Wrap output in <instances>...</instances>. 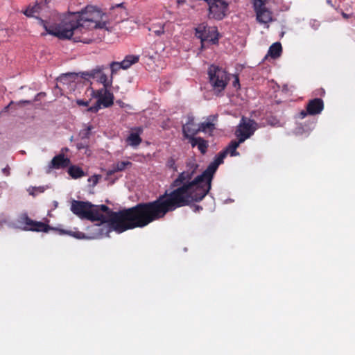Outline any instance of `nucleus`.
I'll return each instance as SVG.
<instances>
[{"label":"nucleus","mask_w":355,"mask_h":355,"mask_svg":"<svg viewBox=\"0 0 355 355\" xmlns=\"http://www.w3.org/2000/svg\"><path fill=\"white\" fill-rule=\"evenodd\" d=\"M148 30L153 32L155 35L160 36L164 33V24H153L148 28Z\"/></svg>","instance_id":"25"},{"label":"nucleus","mask_w":355,"mask_h":355,"mask_svg":"<svg viewBox=\"0 0 355 355\" xmlns=\"http://www.w3.org/2000/svg\"><path fill=\"white\" fill-rule=\"evenodd\" d=\"M139 60V55H126L125 58L121 62H120V63L123 69H127L133 64L138 62Z\"/></svg>","instance_id":"22"},{"label":"nucleus","mask_w":355,"mask_h":355,"mask_svg":"<svg viewBox=\"0 0 355 355\" xmlns=\"http://www.w3.org/2000/svg\"><path fill=\"white\" fill-rule=\"evenodd\" d=\"M208 76L209 83L216 92L223 91L230 80L227 71L223 68L214 64L209 67Z\"/></svg>","instance_id":"5"},{"label":"nucleus","mask_w":355,"mask_h":355,"mask_svg":"<svg viewBox=\"0 0 355 355\" xmlns=\"http://www.w3.org/2000/svg\"><path fill=\"white\" fill-rule=\"evenodd\" d=\"M51 167L54 168H64L70 164V159L65 157L63 154H59L55 156L51 160Z\"/></svg>","instance_id":"16"},{"label":"nucleus","mask_w":355,"mask_h":355,"mask_svg":"<svg viewBox=\"0 0 355 355\" xmlns=\"http://www.w3.org/2000/svg\"><path fill=\"white\" fill-rule=\"evenodd\" d=\"M42 10V6L40 3H36L33 6H29L22 12L28 17H35V14H40Z\"/></svg>","instance_id":"21"},{"label":"nucleus","mask_w":355,"mask_h":355,"mask_svg":"<svg viewBox=\"0 0 355 355\" xmlns=\"http://www.w3.org/2000/svg\"><path fill=\"white\" fill-rule=\"evenodd\" d=\"M307 114H309L307 113V110H306V111L305 110H302L300 112V115H301L302 118H304Z\"/></svg>","instance_id":"35"},{"label":"nucleus","mask_w":355,"mask_h":355,"mask_svg":"<svg viewBox=\"0 0 355 355\" xmlns=\"http://www.w3.org/2000/svg\"><path fill=\"white\" fill-rule=\"evenodd\" d=\"M142 132V128H137V132H131L126 139L128 144L132 147L138 146L142 141L140 134Z\"/></svg>","instance_id":"17"},{"label":"nucleus","mask_w":355,"mask_h":355,"mask_svg":"<svg viewBox=\"0 0 355 355\" xmlns=\"http://www.w3.org/2000/svg\"><path fill=\"white\" fill-rule=\"evenodd\" d=\"M17 227L24 231L48 232L51 227L41 221L32 220L26 213L21 214L17 219Z\"/></svg>","instance_id":"7"},{"label":"nucleus","mask_w":355,"mask_h":355,"mask_svg":"<svg viewBox=\"0 0 355 355\" xmlns=\"http://www.w3.org/2000/svg\"><path fill=\"white\" fill-rule=\"evenodd\" d=\"M107 88L103 87V88L98 90L92 89V95L94 98H97V101L94 105L88 108V111L97 112L101 106L109 107L113 105L114 95Z\"/></svg>","instance_id":"8"},{"label":"nucleus","mask_w":355,"mask_h":355,"mask_svg":"<svg viewBox=\"0 0 355 355\" xmlns=\"http://www.w3.org/2000/svg\"><path fill=\"white\" fill-rule=\"evenodd\" d=\"M31 103H32V101H28V100H21V101H19L15 103V104H17L18 105H30ZM12 104H15V102L14 101H10L9 105L5 107V110L7 111L8 110L9 107L11 105H12Z\"/></svg>","instance_id":"28"},{"label":"nucleus","mask_w":355,"mask_h":355,"mask_svg":"<svg viewBox=\"0 0 355 355\" xmlns=\"http://www.w3.org/2000/svg\"><path fill=\"white\" fill-rule=\"evenodd\" d=\"M200 209H202V207L200 206H196V210L199 211Z\"/></svg>","instance_id":"36"},{"label":"nucleus","mask_w":355,"mask_h":355,"mask_svg":"<svg viewBox=\"0 0 355 355\" xmlns=\"http://www.w3.org/2000/svg\"><path fill=\"white\" fill-rule=\"evenodd\" d=\"M132 166V162L129 161H123L120 162H117L116 164H114L112 166V168H110L107 174L108 175H112L114 174L115 173L123 171L125 169L127 166Z\"/></svg>","instance_id":"19"},{"label":"nucleus","mask_w":355,"mask_h":355,"mask_svg":"<svg viewBox=\"0 0 355 355\" xmlns=\"http://www.w3.org/2000/svg\"><path fill=\"white\" fill-rule=\"evenodd\" d=\"M282 52V47L281 43L278 42H275L270 46L266 58L268 56H270L273 59L278 58L279 57H280Z\"/></svg>","instance_id":"18"},{"label":"nucleus","mask_w":355,"mask_h":355,"mask_svg":"<svg viewBox=\"0 0 355 355\" xmlns=\"http://www.w3.org/2000/svg\"><path fill=\"white\" fill-rule=\"evenodd\" d=\"M266 3L262 0L254 1L257 20L261 24H267L272 21V12L265 7Z\"/></svg>","instance_id":"12"},{"label":"nucleus","mask_w":355,"mask_h":355,"mask_svg":"<svg viewBox=\"0 0 355 355\" xmlns=\"http://www.w3.org/2000/svg\"><path fill=\"white\" fill-rule=\"evenodd\" d=\"M215 129V125L212 122L205 121L202 122L198 125L197 134L200 132H213Z\"/></svg>","instance_id":"24"},{"label":"nucleus","mask_w":355,"mask_h":355,"mask_svg":"<svg viewBox=\"0 0 355 355\" xmlns=\"http://www.w3.org/2000/svg\"><path fill=\"white\" fill-rule=\"evenodd\" d=\"M198 125L195 123L193 116H188L185 124L182 125V134L184 139L197 135Z\"/></svg>","instance_id":"13"},{"label":"nucleus","mask_w":355,"mask_h":355,"mask_svg":"<svg viewBox=\"0 0 355 355\" xmlns=\"http://www.w3.org/2000/svg\"><path fill=\"white\" fill-rule=\"evenodd\" d=\"M76 103L80 106H88L89 105V101H85L84 100H77Z\"/></svg>","instance_id":"32"},{"label":"nucleus","mask_w":355,"mask_h":355,"mask_svg":"<svg viewBox=\"0 0 355 355\" xmlns=\"http://www.w3.org/2000/svg\"><path fill=\"white\" fill-rule=\"evenodd\" d=\"M196 36L200 39L202 46L205 45V43L211 44H216L218 42L219 34L216 27L207 26L204 24L198 25L196 28Z\"/></svg>","instance_id":"9"},{"label":"nucleus","mask_w":355,"mask_h":355,"mask_svg":"<svg viewBox=\"0 0 355 355\" xmlns=\"http://www.w3.org/2000/svg\"><path fill=\"white\" fill-rule=\"evenodd\" d=\"M69 76H77V74H75V73H70Z\"/></svg>","instance_id":"37"},{"label":"nucleus","mask_w":355,"mask_h":355,"mask_svg":"<svg viewBox=\"0 0 355 355\" xmlns=\"http://www.w3.org/2000/svg\"><path fill=\"white\" fill-rule=\"evenodd\" d=\"M35 18L37 19L39 24L46 31V33L41 34L42 36L49 34L61 40L70 39L71 31L67 30L65 17L59 24L51 26H49L48 22L41 17H35Z\"/></svg>","instance_id":"6"},{"label":"nucleus","mask_w":355,"mask_h":355,"mask_svg":"<svg viewBox=\"0 0 355 355\" xmlns=\"http://www.w3.org/2000/svg\"><path fill=\"white\" fill-rule=\"evenodd\" d=\"M10 167L8 165H6V166L3 168H2V173L4 175L6 176H9L10 173Z\"/></svg>","instance_id":"31"},{"label":"nucleus","mask_w":355,"mask_h":355,"mask_svg":"<svg viewBox=\"0 0 355 355\" xmlns=\"http://www.w3.org/2000/svg\"><path fill=\"white\" fill-rule=\"evenodd\" d=\"M242 142H240L239 140L234 141L232 140L230 141L229 145L223 150L226 152V155H230V156H237L239 155V153L236 150L237 148Z\"/></svg>","instance_id":"20"},{"label":"nucleus","mask_w":355,"mask_h":355,"mask_svg":"<svg viewBox=\"0 0 355 355\" xmlns=\"http://www.w3.org/2000/svg\"><path fill=\"white\" fill-rule=\"evenodd\" d=\"M226 157V152L222 150L218 153L214 162L196 178H193V169L183 171L178 175L171 184V188L173 189L170 192L165 191L173 211L193 202H200L206 196L211 189L214 174Z\"/></svg>","instance_id":"2"},{"label":"nucleus","mask_w":355,"mask_h":355,"mask_svg":"<svg viewBox=\"0 0 355 355\" xmlns=\"http://www.w3.org/2000/svg\"><path fill=\"white\" fill-rule=\"evenodd\" d=\"M110 67L111 69V78L115 73H116L121 69H122V66L119 62H112L110 64Z\"/></svg>","instance_id":"26"},{"label":"nucleus","mask_w":355,"mask_h":355,"mask_svg":"<svg viewBox=\"0 0 355 355\" xmlns=\"http://www.w3.org/2000/svg\"><path fill=\"white\" fill-rule=\"evenodd\" d=\"M95 210L103 218L100 221L103 225H94L95 230L100 235L115 231L122 233L137 227H144L150 223L162 219L168 213L173 211L166 192L155 200L140 202L135 206L113 211L105 205H94Z\"/></svg>","instance_id":"1"},{"label":"nucleus","mask_w":355,"mask_h":355,"mask_svg":"<svg viewBox=\"0 0 355 355\" xmlns=\"http://www.w3.org/2000/svg\"><path fill=\"white\" fill-rule=\"evenodd\" d=\"M187 139L192 148L197 147L202 155L206 154L209 147V142L207 140H205L200 137L195 136L189 137V138H187Z\"/></svg>","instance_id":"15"},{"label":"nucleus","mask_w":355,"mask_h":355,"mask_svg":"<svg viewBox=\"0 0 355 355\" xmlns=\"http://www.w3.org/2000/svg\"><path fill=\"white\" fill-rule=\"evenodd\" d=\"M101 178V175H92V177H90L88 180L89 182H92L93 183V185H96L98 182V180Z\"/></svg>","instance_id":"30"},{"label":"nucleus","mask_w":355,"mask_h":355,"mask_svg":"<svg viewBox=\"0 0 355 355\" xmlns=\"http://www.w3.org/2000/svg\"><path fill=\"white\" fill-rule=\"evenodd\" d=\"M123 3L116 4V6H114L112 8V10L114 11L116 9L121 8H123Z\"/></svg>","instance_id":"34"},{"label":"nucleus","mask_w":355,"mask_h":355,"mask_svg":"<svg viewBox=\"0 0 355 355\" xmlns=\"http://www.w3.org/2000/svg\"><path fill=\"white\" fill-rule=\"evenodd\" d=\"M239 77L237 76H235V80L233 81V86L234 87H236L237 86L239 87Z\"/></svg>","instance_id":"33"},{"label":"nucleus","mask_w":355,"mask_h":355,"mask_svg":"<svg viewBox=\"0 0 355 355\" xmlns=\"http://www.w3.org/2000/svg\"><path fill=\"white\" fill-rule=\"evenodd\" d=\"M105 13L92 6H87L80 12H70L65 17L67 30L71 31L70 39L73 36L76 42L91 43L94 39L85 36V31L90 28H104L106 21L103 20Z\"/></svg>","instance_id":"3"},{"label":"nucleus","mask_w":355,"mask_h":355,"mask_svg":"<svg viewBox=\"0 0 355 355\" xmlns=\"http://www.w3.org/2000/svg\"><path fill=\"white\" fill-rule=\"evenodd\" d=\"M105 69L104 65H98L89 71L80 72V77L87 80L90 78H96L97 81L103 84V87H110L112 84V78L108 79L107 75L103 73Z\"/></svg>","instance_id":"11"},{"label":"nucleus","mask_w":355,"mask_h":355,"mask_svg":"<svg viewBox=\"0 0 355 355\" xmlns=\"http://www.w3.org/2000/svg\"><path fill=\"white\" fill-rule=\"evenodd\" d=\"M257 128L255 121L242 116L235 131V135L240 142H244L250 138Z\"/></svg>","instance_id":"10"},{"label":"nucleus","mask_w":355,"mask_h":355,"mask_svg":"<svg viewBox=\"0 0 355 355\" xmlns=\"http://www.w3.org/2000/svg\"><path fill=\"white\" fill-rule=\"evenodd\" d=\"M94 205L89 202L73 200L71 202V211L82 219H87L92 222L101 220L103 218L95 210Z\"/></svg>","instance_id":"4"},{"label":"nucleus","mask_w":355,"mask_h":355,"mask_svg":"<svg viewBox=\"0 0 355 355\" xmlns=\"http://www.w3.org/2000/svg\"><path fill=\"white\" fill-rule=\"evenodd\" d=\"M68 173L73 179H78L85 176V173L83 170L76 165L69 166L68 168Z\"/></svg>","instance_id":"23"},{"label":"nucleus","mask_w":355,"mask_h":355,"mask_svg":"<svg viewBox=\"0 0 355 355\" xmlns=\"http://www.w3.org/2000/svg\"><path fill=\"white\" fill-rule=\"evenodd\" d=\"M166 166L167 168L172 169L173 171H177V166L175 164V160L173 157H169L166 163Z\"/></svg>","instance_id":"27"},{"label":"nucleus","mask_w":355,"mask_h":355,"mask_svg":"<svg viewBox=\"0 0 355 355\" xmlns=\"http://www.w3.org/2000/svg\"><path fill=\"white\" fill-rule=\"evenodd\" d=\"M306 109L309 115H317L322 112L324 109V102L321 98H315L309 101Z\"/></svg>","instance_id":"14"},{"label":"nucleus","mask_w":355,"mask_h":355,"mask_svg":"<svg viewBox=\"0 0 355 355\" xmlns=\"http://www.w3.org/2000/svg\"><path fill=\"white\" fill-rule=\"evenodd\" d=\"M69 234L78 239H87L85 234L81 232H70Z\"/></svg>","instance_id":"29"}]
</instances>
